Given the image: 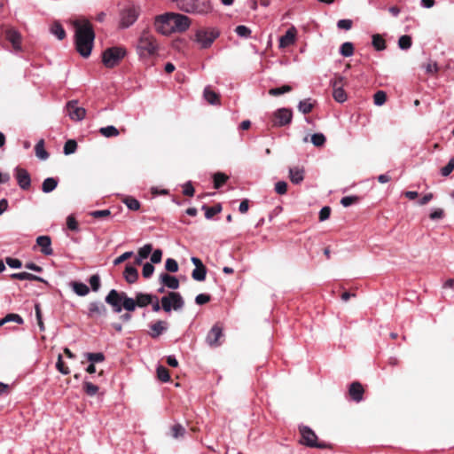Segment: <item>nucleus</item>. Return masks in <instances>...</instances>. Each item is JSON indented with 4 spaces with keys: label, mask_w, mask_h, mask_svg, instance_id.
<instances>
[{
    "label": "nucleus",
    "mask_w": 454,
    "mask_h": 454,
    "mask_svg": "<svg viewBox=\"0 0 454 454\" xmlns=\"http://www.w3.org/2000/svg\"><path fill=\"white\" fill-rule=\"evenodd\" d=\"M171 433L174 438H178L184 434L185 429L182 425L176 424L172 427Z\"/></svg>",
    "instance_id": "13d9d810"
},
{
    "label": "nucleus",
    "mask_w": 454,
    "mask_h": 454,
    "mask_svg": "<svg viewBox=\"0 0 454 454\" xmlns=\"http://www.w3.org/2000/svg\"><path fill=\"white\" fill-rule=\"evenodd\" d=\"M179 10L197 15H207L212 11V5L209 0H186L179 4Z\"/></svg>",
    "instance_id": "f03ea898"
},
{
    "label": "nucleus",
    "mask_w": 454,
    "mask_h": 454,
    "mask_svg": "<svg viewBox=\"0 0 454 454\" xmlns=\"http://www.w3.org/2000/svg\"><path fill=\"white\" fill-rule=\"evenodd\" d=\"M138 18V11L135 7L123 10L121 14V27L127 28L133 25Z\"/></svg>",
    "instance_id": "ddd939ff"
},
{
    "label": "nucleus",
    "mask_w": 454,
    "mask_h": 454,
    "mask_svg": "<svg viewBox=\"0 0 454 454\" xmlns=\"http://www.w3.org/2000/svg\"><path fill=\"white\" fill-rule=\"evenodd\" d=\"M155 295L150 294L137 293L136 294L135 300L137 302V306L140 308L146 307L151 302L153 301Z\"/></svg>",
    "instance_id": "393cba45"
},
{
    "label": "nucleus",
    "mask_w": 454,
    "mask_h": 454,
    "mask_svg": "<svg viewBox=\"0 0 454 454\" xmlns=\"http://www.w3.org/2000/svg\"><path fill=\"white\" fill-rule=\"evenodd\" d=\"M160 281L164 286L172 290H176L179 287V280L175 276H171L168 273H161L160 275Z\"/></svg>",
    "instance_id": "4be33fe9"
},
{
    "label": "nucleus",
    "mask_w": 454,
    "mask_h": 454,
    "mask_svg": "<svg viewBox=\"0 0 454 454\" xmlns=\"http://www.w3.org/2000/svg\"><path fill=\"white\" fill-rule=\"evenodd\" d=\"M35 317H36L37 325L39 326V329L41 332H43L45 327H44L43 318H42L41 308L38 303L35 305Z\"/></svg>",
    "instance_id": "052dcab7"
},
{
    "label": "nucleus",
    "mask_w": 454,
    "mask_h": 454,
    "mask_svg": "<svg viewBox=\"0 0 454 454\" xmlns=\"http://www.w3.org/2000/svg\"><path fill=\"white\" fill-rule=\"evenodd\" d=\"M4 318L6 323L15 322L18 325H22L24 323L23 318L19 314L15 313L7 314Z\"/></svg>",
    "instance_id": "5fc2aeb1"
},
{
    "label": "nucleus",
    "mask_w": 454,
    "mask_h": 454,
    "mask_svg": "<svg viewBox=\"0 0 454 454\" xmlns=\"http://www.w3.org/2000/svg\"><path fill=\"white\" fill-rule=\"evenodd\" d=\"M387 100V95L383 90H378L373 96V101L376 106H382Z\"/></svg>",
    "instance_id": "09e8293b"
},
{
    "label": "nucleus",
    "mask_w": 454,
    "mask_h": 454,
    "mask_svg": "<svg viewBox=\"0 0 454 454\" xmlns=\"http://www.w3.org/2000/svg\"><path fill=\"white\" fill-rule=\"evenodd\" d=\"M293 119V112L288 108H279L273 114V125L277 127L286 126L291 123Z\"/></svg>",
    "instance_id": "9d476101"
},
{
    "label": "nucleus",
    "mask_w": 454,
    "mask_h": 454,
    "mask_svg": "<svg viewBox=\"0 0 454 454\" xmlns=\"http://www.w3.org/2000/svg\"><path fill=\"white\" fill-rule=\"evenodd\" d=\"M126 294L124 292H118L112 289L105 298V301L109 304L114 313H121L122 310V295Z\"/></svg>",
    "instance_id": "9b49d317"
},
{
    "label": "nucleus",
    "mask_w": 454,
    "mask_h": 454,
    "mask_svg": "<svg viewBox=\"0 0 454 454\" xmlns=\"http://www.w3.org/2000/svg\"><path fill=\"white\" fill-rule=\"evenodd\" d=\"M172 34L184 33L189 29L192 21L191 19L184 14L171 12Z\"/></svg>",
    "instance_id": "1a4fd4ad"
},
{
    "label": "nucleus",
    "mask_w": 454,
    "mask_h": 454,
    "mask_svg": "<svg viewBox=\"0 0 454 454\" xmlns=\"http://www.w3.org/2000/svg\"><path fill=\"white\" fill-rule=\"evenodd\" d=\"M202 209L205 210V217L207 219H210L212 218L215 215L218 214L221 209H222V207L221 205H215L214 207H207V206H203L202 207Z\"/></svg>",
    "instance_id": "4c0bfd02"
},
{
    "label": "nucleus",
    "mask_w": 454,
    "mask_h": 454,
    "mask_svg": "<svg viewBox=\"0 0 454 454\" xmlns=\"http://www.w3.org/2000/svg\"><path fill=\"white\" fill-rule=\"evenodd\" d=\"M75 27V48L81 56L87 58L90 55L95 39V33L92 26L88 20L80 23L78 20L74 23Z\"/></svg>",
    "instance_id": "f257e3e1"
},
{
    "label": "nucleus",
    "mask_w": 454,
    "mask_h": 454,
    "mask_svg": "<svg viewBox=\"0 0 454 454\" xmlns=\"http://www.w3.org/2000/svg\"><path fill=\"white\" fill-rule=\"evenodd\" d=\"M348 393L355 402L359 403L363 400L364 388L359 382L351 383Z\"/></svg>",
    "instance_id": "5701e85b"
},
{
    "label": "nucleus",
    "mask_w": 454,
    "mask_h": 454,
    "mask_svg": "<svg viewBox=\"0 0 454 454\" xmlns=\"http://www.w3.org/2000/svg\"><path fill=\"white\" fill-rule=\"evenodd\" d=\"M300 432L301 434V442L311 448H318V449H325L327 444L325 442H318L317 436L314 431H312L309 427L303 426L300 427Z\"/></svg>",
    "instance_id": "6e6552de"
},
{
    "label": "nucleus",
    "mask_w": 454,
    "mask_h": 454,
    "mask_svg": "<svg viewBox=\"0 0 454 454\" xmlns=\"http://www.w3.org/2000/svg\"><path fill=\"white\" fill-rule=\"evenodd\" d=\"M160 303L162 309L167 313H169L172 309L180 310L184 306L182 295L176 292H169L168 295L161 297Z\"/></svg>",
    "instance_id": "39448f33"
},
{
    "label": "nucleus",
    "mask_w": 454,
    "mask_h": 454,
    "mask_svg": "<svg viewBox=\"0 0 454 454\" xmlns=\"http://www.w3.org/2000/svg\"><path fill=\"white\" fill-rule=\"evenodd\" d=\"M398 46L402 50H408L411 46V38L410 35H402L398 40Z\"/></svg>",
    "instance_id": "49530a36"
},
{
    "label": "nucleus",
    "mask_w": 454,
    "mask_h": 454,
    "mask_svg": "<svg viewBox=\"0 0 454 454\" xmlns=\"http://www.w3.org/2000/svg\"><path fill=\"white\" fill-rule=\"evenodd\" d=\"M35 155L40 160H45L49 158V153L44 149V141L43 139H41L37 142V144L35 146Z\"/></svg>",
    "instance_id": "c85d7f7f"
},
{
    "label": "nucleus",
    "mask_w": 454,
    "mask_h": 454,
    "mask_svg": "<svg viewBox=\"0 0 454 454\" xmlns=\"http://www.w3.org/2000/svg\"><path fill=\"white\" fill-rule=\"evenodd\" d=\"M325 140V137L322 133H315L311 136V143L317 147L324 145Z\"/></svg>",
    "instance_id": "de8ad7c7"
},
{
    "label": "nucleus",
    "mask_w": 454,
    "mask_h": 454,
    "mask_svg": "<svg viewBox=\"0 0 454 454\" xmlns=\"http://www.w3.org/2000/svg\"><path fill=\"white\" fill-rule=\"evenodd\" d=\"M372 43L376 51H383L386 48L385 40L379 34L372 35Z\"/></svg>",
    "instance_id": "e433bc0d"
},
{
    "label": "nucleus",
    "mask_w": 454,
    "mask_h": 454,
    "mask_svg": "<svg viewBox=\"0 0 454 454\" xmlns=\"http://www.w3.org/2000/svg\"><path fill=\"white\" fill-rule=\"evenodd\" d=\"M99 133L105 137H114L120 134L119 130L113 125L100 128Z\"/></svg>",
    "instance_id": "473e14b6"
},
{
    "label": "nucleus",
    "mask_w": 454,
    "mask_h": 454,
    "mask_svg": "<svg viewBox=\"0 0 454 454\" xmlns=\"http://www.w3.org/2000/svg\"><path fill=\"white\" fill-rule=\"evenodd\" d=\"M223 336V330L218 325H214L208 332L206 341L210 347H217L221 343L220 338Z\"/></svg>",
    "instance_id": "a211bd4d"
},
{
    "label": "nucleus",
    "mask_w": 454,
    "mask_h": 454,
    "mask_svg": "<svg viewBox=\"0 0 454 454\" xmlns=\"http://www.w3.org/2000/svg\"><path fill=\"white\" fill-rule=\"evenodd\" d=\"M122 309H126L129 312L134 311L137 307L136 300L130 298L126 294L122 295Z\"/></svg>",
    "instance_id": "7c9ffc66"
},
{
    "label": "nucleus",
    "mask_w": 454,
    "mask_h": 454,
    "mask_svg": "<svg viewBox=\"0 0 454 454\" xmlns=\"http://www.w3.org/2000/svg\"><path fill=\"white\" fill-rule=\"evenodd\" d=\"M171 16V12H165L155 17L153 25L158 33L163 35H169L172 34Z\"/></svg>",
    "instance_id": "0eeeda50"
},
{
    "label": "nucleus",
    "mask_w": 454,
    "mask_h": 454,
    "mask_svg": "<svg viewBox=\"0 0 454 454\" xmlns=\"http://www.w3.org/2000/svg\"><path fill=\"white\" fill-rule=\"evenodd\" d=\"M126 55V50L123 47H111L104 51L102 55L103 64L112 68L119 64Z\"/></svg>",
    "instance_id": "20e7f679"
},
{
    "label": "nucleus",
    "mask_w": 454,
    "mask_h": 454,
    "mask_svg": "<svg viewBox=\"0 0 454 454\" xmlns=\"http://www.w3.org/2000/svg\"><path fill=\"white\" fill-rule=\"evenodd\" d=\"M165 268L169 272H176L178 270V264L175 259L168 258L165 262Z\"/></svg>",
    "instance_id": "864d4df0"
},
{
    "label": "nucleus",
    "mask_w": 454,
    "mask_h": 454,
    "mask_svg": "<svg viewBox=\"0 0 454 454\" xmlns=\"http://www.w3.org/2000/svg\"><path fill=\"white\" fill-rule=\"evenodd\" d=\"M36 244L41 247V252L45 255H51L53 250L51 248V240L49 236H39L36 239Z\"/></svg>",
    "instance_id": "412c9836"
},
{
    "label": "nucleus",
    "mask_w": 454,
    "mask_h": 454,
    "mask_svg": "<svg viewBox=\"0 0 454 454\" xmlns=\"http://www.w3.org/2000/svg\"><path fill=\"white\" fill-rule=\"evenodd\" d=\"M425 71L428 74H436L439 70L438 65L435 61H428L426 65L423 66Z\"/></svg>",
    "instance_id": "3c124183"
},
{
    "label": "nucleus",
    "mask_w": 454,
    "mask_h": 454,
    "mask_svg": "<svg viewBox=\"0 0 454 454\" xmlns=\"http://www.w3.org/2000/svg\"><path fill=\"white\" fill-rule=\"evenodd\" d=\"M83 390L85 391V393L88 395L93 396L98 392V387L92 384L91 382L84 381L83 382Z\"/></svg>",
    "instance_id": "a18cd8bd"
},
{
    "label": "nucleus",
    "mask_w": 454,
    "mask_h": 454,
    "mask_svg": "<svg viewBox=\"0 0 454 454\" xmlns=\"http://www.w3.org/2000/svg\"><path fill=\"white\" fill-rule=\"evenodd\" d=\"M58 179L54 177H47L42 184V191L44 193H49L54 191L58 185Z\"/></svg>",
    "instance_id": "bb28decb"
},
{
    "label": "nucleus",
    "mask_w": 454,
    "mask_h": 454,
    "mask_svg": "<svg viewBox=\"0 0 454 454\" xmlns=\"http://www.w3.org/2000/svg\"><path fill=\"white\" fill-rule=\"evenodd\" d=\"M84 356L88 359L90 364L101 363L105 360V355L101 352L97 353H85Z\"/></svg>",
    "instance_id": "f704fd0d"
},
{
    "label": "nucleus",
    "mask_w": 454,
    "mask_h": 454,
    "mask_svg": "<svg viewBox=\"0 0 454 454\" xmlns=\"http://www.w3.org/2000/svg\"><path fill=\"white\" fill-rule=\"evenodd\" d=\"M89 283L90 285L92 291L98 292L99 290L100 285H101L99 275L94 274V275L90 276V278L89 279Z\"/></svg>",
    "instance_id": "8fccbe9b"
},
{
    "label": "nucleus",
    "mask_w": 454,
    "mask_h": 454,
    "mask_svg": "<svg viewBox=\"0 0 454 454\" xmlns=\"http://www.w3.org/2000/svg\"><path fill=\"white\" fill-rule=\"evenodd\" d=\"M358 200H359V197H357V196H346L340 200V204L343 207H349L352 204L357 202Z\"/></svg>",
    "instance_id": "338daca9"
},
{
    "label": "nucleus",
    "mask_w": 454,
    "mask_h": 454,
    "mask_svg": "<svg viewBox=\"0 0 454 454\" xmlns=\"http://www.w3.org/2000/svg\"><path fill=\"white\" fill-rule=\"evenodd\" d=\"M289 178L294 184H301L304 179V169L298 167L289 168Z\"/></svg>",
    "instance_id": "b1692460"
},
{
    "label": "nucleus",
    "mask_w": 454,
    "mask_h": 454,
    "mask_svg": "<svg viewBox=\"0 0 454 454\" xmlns=\"http://www.w3.org/2000/svg\"><path fill=\"white\" fill-rule=\"evenodd\" d=\"M4 37L10 42L16 51H21V35L13 27H7L4 30Z\"/></svg>",
    "instance_id": "dca6fc26"
},
{
    "label": "nucleus",
    "mask_w": 454,
    "mask_h": 454,
    "mask_svg": "<svg viewBox=\"0 0 454 454\" xmlns=\"http://www.w3.org/2000/svg\"><path fill=\"white\" fill-rule=\"evenodd\" d=\"M454 169V157H452L446 166H444L441 169V174L442 176H448Z\"/></svg>",
    "instance_id": "680f3d73"
},
{
    "label": "nucleus",
    "mask_w": 454,
    "mask_h": 454,
    "mask_svg": "<svg viewBox=\"0 0 454 454\" xmlns=\"http://www.w3.org/2000/svg\"><path fill=\"white\" fill-rule=\"evenodd\" d=\"M292 90V87L290 85H284L282 87L272 88L269 90V94L274 97L280 96L284 93L290 92Z\"/></svg>",
    "instance_id": "ea45409f"
},
{
    "label": "nucleus",
    "mask_w": 454,
    "mask_h": 454,
    "mask_svg": "<svg viewBox=\"0 0 454 454\" xmlns=\"http://www.w3.org/2000/svg\"><path fill=\"white\" fill-rule=\"evenodd\" d=\"M56 367H57L58 371L64 375H67L70 373L69 368L64 365L61 355H59Z\"/></svg>",
    "instance_id": "e2e57ef3"
},
{
    "label": "nucleus",
    "mask_w": 454,
    "mask_h": 454,
    "mask_svg": "<svg viewBox=\"0 0 454 454\" xmlns=\"http://www.w3.org/2000/svg\"><path fill=\"white\" fill-rule=\"evenodd\" d=\"M343 81L344 78L342 76H335L334 79L330 81V84L333 87V97L335 101L338 103H343L347 100V94L343 90Z\"/></svg>",
    "instance_id": "f8f14e48"
},
{
    "label": "nucleus",
    "mask_w": 454,
    "mask_h": 454,
    "mask_svg": "<svg viewBox=\"0 0 454 454\" xmlns=\"http://www.w3.org/2000/svg\"><path fill=\"white\" fill-rule=\"evenodd\" d=\"M235 32L239 37L243 38H248L252 33L251 29L244 25L237 26L235 28Z\"/></svg>",
    "instance_id": "c03bdc74"
},
{
    "label": "nucleus",
    "mask_w": 454,
    "mask_h": 454,
    "mask_svg": "<svg viewBox=\"0 0 454 454\" xmlns=\"http://www.w3.org/2000/svg\"><path fill=\"white\" fill-rule=\"evenodd\" d=\"M15 176H16V179H17L19 186L22 190H28L31 185V178H30V175L28 174V172L24 168H20L17 167L15 168Z\"/></svg>",
    "instance_id": "f3484780"
},
{
    "label": "nucleus",
    "mask_w": 454,
    "mask_h": 454,
    "mask_svg": "<svg viewBox=\"0 0 454 454\" xmlns=\"http://www.w3.org/2000/svg\"><path fill=\"white\" fill-rule=\"evenodd\" d=\"M298 109L300 112L306 114L312 111L313 105L310 103L309 99L301 100L298 104Z\"/></svg>",
    "instance_id": "79ce46f5"
},
{
    "label": "nucleus",
    "mask_w": 454,
    "mask_h": 454,
    "mask_svg": "<svg viewBox=\"0 0 454 454\" xmlns=\"http://www.w3.org/2000/svg\"><path fill=\"white\" fill-rule=\"evenodd\" d=\"M90 215L93 218H106L111 215L109 209L95 210L90 213Z\"/></svg>",
    "instance_id": "69168bd1"
},
{
    "label": "nucleus",
    "mask_w": 454,
    "mask_h": 454,
    "mask_svg": "<svg viewBox=\"0 0 454 454\" xmlns=\"http://www.w3.org/2000/svg\"><path fill=\"white\" fill-rule=\"evenodd\" d=\"M207 275V269L205 266L195 268L192 272V277L196 281H204Z\"/></svg>",
    "instance_id": "72a5a7b5"
},
{
    "label": "nucleus",
    "mask_w": 454,
    "mask_h": 454,
    "mask_svg": "<svg viewBox=\"0 0 454 454\" xmlns=\"http://www.w3.org/2000/svg\"><path fill=\"white\" fill-rule=\"evenodd\" d=\"M71 286L73 291L79 296H85L90 292L88 286L82 282H72Z\"/></svg>",
    "instance_id": "cd10ccee"
},
{
    "label": "nucleus",
    "mask_w": 454,
    "mask_h": 454,
    "mask_svg": "<svg viewBox=\"0 0 454 454\" xmlns=\"http://www.w3.org/2000/svg\"><path fill=\"white\" fill-rule=\"evenodd\" d=\"M275 192L279 194L283 195L286 194L287 192V184L285 181H278L275 184Z\"/></svg>",
    "instance_id": "774afa93"
},
{
    "label": "nucleus",
    "mask_w": 454,
    "mask_h": 454,
    "mask_svg": "<svg viewBox=\"0 0 454 454\" xmlns=\"http://www.w3.org/2000/svg\"><path fill=\"white\" fill-rule=\"evenodd\" d=\"M150 336L156 339L168 330V323L166 321L158 320L150 325Z\"/></svg>",
    "instance_id": "aec40b11"
},
{
    "label": "nucleus",
    "mask_w": 454,
    "mask_h": 454,
    "mask_svg": "<svg viewBox=\"0 0 454 454\" xmlns=\"http://www.w3.org/2000/svg\"><path fill=\"white\" fill-rule=\"evenodd\" d=\"M67 110L69 117L76 121L84 119L86 110L83 107H80L77 105V101L72 100L67 104Z\"/></svg>",
    "instance_id": "2eb2a0df"
},
{
    "label": "nucleus",
    "mask_w": 454,
    "mask_h": 454,
    "mask_svg": "<svg viewBox=\"0 0 454 454\" xmlns=\"http://www.w3.org/2000/svg\"><path fill=\"white\" fill-rule=\"evenodd\" d=\"M77 149V143L74 139H69L65 143L64 145V153L66 155H69L74 153Z\"/></svg>",
    "instance_id": "37998d69"
},
{
    "label": "nucleus",
    "mask_w": 454,
    "mask_h": 454,
    "mask_svg": "<svg viewBox=\"0 0 454 454\" xmlns=\"http://www.w3.org/2000/svg\"><path fill=\"white\" fill-rule=\"evenodd\" d=\"M138 54L142 58H147L155 54L157 43L155 39L148 34H143L137 46Z\"/></svg>",
    "instance_id": "423d86ee"
},
{
    "label": "nucleus",
    "mask_w": 454,
    "mask_h": 454,
    "mask_svg": "<svg viewBox=\"0 0 454 454\" xmlns=\"http://www.w3.org/2000/svg\"><path fill=\"white\" fill-rule=\"evenodd\" d=\"M154 271V267L153 263L146 262L143 266L142 275L145 278H149Z\"/></svg>",
    "instance_id": "0e129e2a"
},
{
    "label": "nucleus",
    "mask_w": 454,
    "mask_h": 454,
    "mask_svg": "<svg viewBox=\"0 0 454 454\" xmlns=\"http://www.w3.org/2000/svg\"><path fill=\"white\" fill-rule=\"evenodd\" d=\"M296 28L294 27H290L284 35L279 38V48H286L293 45L296 39Z\"/></svg>",
    "instance_id": "6ab92c4d"
},
{
    "label": "nucleus",
    "mask_w": 454,
    "mask_h": 454,
    "mask_svg": "<svg viewBox=\"0 0 454 454\" xmlns=\"http://www.w3.org/2000/svg\"><path fill=\"white\" fill-rule=\"evenodd\" d=\"M204 98L211 105L219 104V97L215 91L211 90L208 87L204 90Z\"/></svg>",
    "instance_id": "2f4dec72"
},
{
    "label": "nucleus",
    "mask_w": 454,
    "mask_h": 454,
    "mask_svg": "<svg viewBox=\"0 0 454 454\" xmlns=\"http://www.w3.org/2000/svg\"><path fill=\"white\" fill-rule=\"evenodd\" d=\"M123 277L129 284H133L138 278L137 270L134 266L128 264L123 272Z\"/></svg>",
    "instance_id": "a878e982"
},
{
    "label": "nucleus",
    "mask_w": 454,
    "mask_h": 454,
    "mask_svg": "<svg viewBox=\"0 0 454 454\" xmlns=\"http://www.w3.org/2000/svg\"><path fill=\"white\" fill-rule=\"evenodd\" d=\"M12 278L20 279V280H30L32 281V278H35V275L28 273V272H19V273H13L11 275Z\"/></svg>",
    "instance_id": "4d7b16f0"
},
{
    "label": "nucleus",
    "mask_w": 454,
    "mask_h": 454,
    "mask_svg": "<svg viewBox=\"0 0 454 454\" xmlns=\"http://www.w3.org/2000/svg\"><path fill=\"white\" fill-rule=\"evenodd\" d=\"M50 30L59 40H63L66 37V31L59 22H54Z\"/></svg>",
    "instance_id": "c756f323"
},
{
    "label": "nucleus",
    "mask_w": 454,
    "mask_h": 454,
    "mask_svg": "<svg viewBox=\"0 0 454 454\" xmlns=\"http://www.w3.org/2000/svg\"><path fill=\"white\" fill-rule=\"evenodd\" d=\"M67 227L70 231H78L79 225L74 215H70L67 217Z\"/></svg>",
    "instance_id": "6e6d98bb"
},
{
    "label": "nucleus",
    "mask_w": 454,
    "mask_h": 454,
    "mask_svg": "<svg viewBox=\"0 0 454 454\" xmlns=\"http://www.w3.org/2000/svg\"><path fill=\"white\" fill-rule=\"evenodd\" d=\"M228 176L222 172H217L214 175V186L215 189H219L227 180Z\"/></svg>",
    "instance_id": "58836bf2"
},
{
    "label": "nucleus",
    "mask_w": 454,
    "mask_h": 454,
    "mask_svg": "<svg viewBox=\"0 0 454 454\" xmlns=\"http://www.w3.org/2000/svg\"><path fill=\"white\" fill-rule=\"evenodd\" d=\"M218 36L219 32L215 28H200L196 30L193 40L200 48L207 49Z\"/></svg>",
    "instance_id": "7ed1b4c3"
},
{
    "label": "nucleus",
    "mask_w": 454,
    "mask_h": 454,
    "mask_svg": "<svg viewBox=\"0 0 454 454\" xmlns=\"http://www.w3.org/2000/svg\"><path fill=\"white\" fill-rule=\"evenodd\" d=\"M157 376L162 382H167L170 379L168 371L163 366H159L157 368Z\"/></svg>",
    "instance_id": "603ef678"
},
{
    "label": "nucleus",
    "mask_w": 454,
    "mask_h": 454,
    "mask_svg": "<svg viewBox=\"0 0 454 454\" xmlns=\"http://www.w3.org/2000/svg\"><path fill=\"white\" fill-rule=\"evenodd\" d=\"M153 251V246L151 244H145L141 248H139L137 254L140 255V257L146 259L150 254Z\"/></svg>",
    "instance_id": "bf43d9fd"
},
{
    "label": "nucleus",
    "mask_w": 454,
    "mask_h": 454,
    "mask_svg": "<svg viewBox=\"0 0 454 454\" xmlns=\"http://www.w3.org/2000/svg\"><path fill=\"white\" fill-rule=\"evenodd\" d=\"M340 53L343 57H350L354 54V45L350 42L342 43L340 47Z\"/></svg>",
    "instance_id": "c9c22d12"
},
{
    "label": "nucleus",
    "mask_w": 454,
    "mask_h": 454,
    "mask_svg": "<svg viewBox=\"0 0 454 454\" xmlns=\"http://www.w3.org/2000/svg\"><path fill=\"white\" fill-rule=\"evenodd\" d=\"M88 316L95 319L106 317L107 309L101 301H92L88 307Z\"/></svg>",
    "instance_id": "4468645a"
},
{
    "label": "nucleus",
    "mask_w": 454,
    "mask_h": 454,
    "mask_svg": "<svg viewBox=\"0 0 454 454\" xmlns=\"http://www.w3.org/2000/svg\"><path fill=\"white\" fill-rule=\"evenodd\" d=\"M123 203L130 210H138L140 208V202L133 197L125 198Z\"/></svg>",
    "instance_id": "a19ab883"
}]
</instances>
